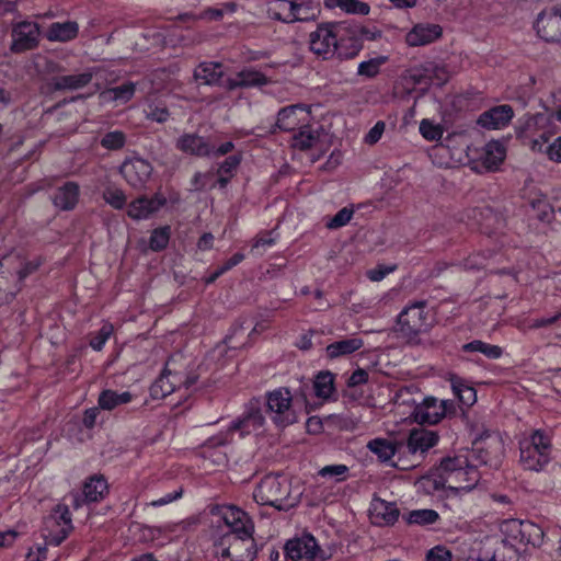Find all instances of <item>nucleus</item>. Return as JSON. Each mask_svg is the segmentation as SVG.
<instances>
[{"label":"nucleus","instance_id":"79ce46f5","mask_svg":"<svg viewBox=\"0 0 561 561\" xmlns=\"http://www.w3.org/2000/svg\"><path fill=\"white\" fill-rule=\"evenodd\" d=\"M386 57H377L369 59L367 61H363L358 65L357 73L358 76L366 78H374L379 73L381 65L386 62Z\"/></svg>","mask_w":561,"mask_h":561},{"label":"nucleus","instance_id":"0eeeda50","mask_svg":"<svg viewBox=\"0 0 561 561\" xmlns=\"http://www.w3.org/2000/svg\"><path fill=\"white\" fill-rule=\"evenodd\" d=\"M266 405L272 422L279 428L287 427L298 420L291 393L287 388L270 392L266 397Z\"/></svg>","mask_w":561,"mask_h":561},{"label":"nucleus","instance_id":"7ed1b4c3","mask_svg":"<svg viewBox=\"0 0 561 561\" xmlns=\"http://www.w3.org/2000/svg\"><path fill=\"white\" fill-rule=\"evenodd\" d=\"M265 417L257 402H250L244 412L233 421L227 432L219 433L207 439L205 447L222 446L232 440V434L239 432L240 436L259 433L263 430Z\"/></svg>","mask_w":561,"mask_h":561},{"label":"nucleus","instance_id":"a19ab883","mask_svg":"<svg viewBox=\"0 0 561 561\" xmlns=\"http://www.w3.org/2000/svg\"><path fill=\"white\" fill-rule=\"evenodd\" d=\"M171 229L169 226L157 228L149 239V247L153 251L163 250L170 240Z\"/></svg>","mask_w":561,"mask_h":561},{"label":"nucleus","instance_id":"cd10ccee","mask_svg":"<svg viewBox=\"0 0 561 561\" xmlns=\"http://www.w3.org/2000/svg\"><path fill=\"white\" fill-rule=\"evenodd\" d=\"M78 198L79 185L75 182H67L55 193L53 203L59 209L70 210L78 203Z\"/></svg>","mask_w":561,"mask_h":561},{"label":"nucleus","instance_id":"e433bc0d","mask_svg":"<svg viewBox=\"0 0 561 561\" xmlns=\"http://www.w3.org/2000/svg\"><path fill=\"white\" fill-rule=\"evenodd\" d=\"M333 381L334 376L330 371L319 373L313 383L316 396L322 399H328L334 390Z\"/></svg>","mask_w":561,"mask_h":561},{"label":"nucleus","instance_id":"f3484780","mask_svg":"<svg viewBox=\"0 0 561 561\" xmlns=\"http://www.w3.org/2000/svg\"><path fill=\"white\" fill-rule=\"evenodd\" d=\"M152 170L153 168L149 161L134 157L125 160L119 171L130 186L142 187L150 179Z\"/></svg>","mask_w":561,"mask_h":561},{"label":"nucleus","instance_id":"f03ea898","mask_svg":"<svg viewBox=\"0 0 561 561\" xmlns=\"http://www.w3.org/2000/svg\"><path fill=\"white\" fill-rule=\"evenodd\" d=\"M253 499L257 504L270 505L279 511H286L298 502L291 496L289 480L280 474H267L256 485Z\"/></svg>","mask_w":561,"mask_h":561},{"label":"nucleus","instance_id":"680f3d73","mask_svg":"<svg viewBox=\"0 0 561 561\" xmlns=\"http://www.w3.org/2000/svg\"><path fill=\"white\" fill-rule=\"evenodd\" d=\"M347 472V467L345 465H331L323 467L319 474L321 477H342Z\"/></svg>","mask_w":561,"mask_h":561},{"label":"nucleus","instance_id":"5701e85b","mask_svg":"<svg viewBox=\"0 0 561 561\" xmlns=\"http://www.w3.org/2000/svg\"><path fill=\"white\" fill-rule=\"evenodd\" d=\"M513 115L511 105H497L482 113L478 118V124L488 129H500L511 122Z\"/></svg>","mask_w":561,"mask_h":561},{"label":"nucleus","instance_id":"49530a36","mask_svg":"<svg viewBox=\"0 0 561 561\" xmlns=\"http://www.w3.org/2000/svg\"><path fill=\"white\" fill-rule=\"evenodd\" d=\"M353 209L344 207L340 209L333 217L329 218L325 222L328 229H339L344 227L353 217Z\"/></svg>","mask_w":561,"mask_h":561},{"label":"nucleus","instance_id":"864d4df0","mask_svg":"<svg viewBox=\"0 0 561 561\" xmlns=\"http://www.w3.org/2000/svg\"><path fill=\"white\" fill-rule=\"evenodd\" d=\"M420 133L427 140H438L440 139L443 131L439 126L432 124L427 119H423L420 124Z\"/></svg>","mask_w":561,"mask_h":561},{"label":"nucleus","instance_id":"2eb2a0df","mask_svg":"<svg viewBox=\"0 0 561 561\" xmlns=\"http://www.w3.org/2000/svg\"><path fill=\"white\" fill-rule=\"evenodd\" d=\"M539 37L550 43H561V4L542 10L535 22Z\"/></svg>","mask_w":561,"mask_h":561},{"label":"nucleus","instance_id":"338daca9","mask_svg":"<svg viewBox=\"0 0 561 561\" xmlns=\"http://www.w3.org/2000/svg\"><path fill=\"white\" fill-rule=\"evenodd\" d=\"M531 206L539 211V218L541 220H548L550 218L551 208L546 199H537L531 202Z\"/></svg>","mask_w":561,"mask_h":561},{"label":"nucleus","instance_id":"bb28decb","mask_svg":"<svg viewBox=\"0 0 561 561\" xmlns=\"http://www.w3.org/2000/svg\"><path fill=\"white\" fill-rule=\"evenodd\" d=\"M364 346V341L357 336L352 335L348 339L340 340L329 344L325 347L327 356L331 359L347 356L360 350Z\"/></svg>","mask_w":561,"mask_h":561},{"label":"nucleus","instance_id":"603ef678","mask_svg":"<svg viewBox=\"0 0 561 561\" xmlns=\"http://www.w3.org/2000/svg\"><path fill=\"white\" fill-rule=\"evenodd\" d=\"M103 197L107 204L116 209L123 208L126 203V196L119 188L108 187L104 191Z\"/></svg>","mask_w":561,"mask_h":561},{"label":"nucleus","instance_id":"e2e57ef3","mask_svg":"<svg viewBox=\"0 0 561 561\" xmlns=\"http://www.w3.org/2000/svg\"><path fill=\"white\" fill-rule=\"evenodd\" d=\"M427 561H450V552L443 547H435L428 551Z\"/></svg>","mask_w":561,"mask_h":561},{"label":"nucleus","instance_id":"6e6d98bb","mask_svg":"<svg viewBox=\"0 0 561 561\" xmlns=\"http://www.w3.org/2000/svg\"><path fill=\"white\" fill-rule=\"evenodd\" d=\"M531 524H524L517 519H508L502 524V530L504 533H512L514 538H517L516 534H522L526 528L531 527Z\"/></svg>","mask_w":561,"mask_h":561},{"label":"nucleus","instance_id":"c03bdc74","mask_svg":"<svg viewBox=\"0 0 561 561\" xmlns=\"http://www.w3.org/2000/svg\"><path fill=\"white\" fill-rule=\"evenodd\" d=\"M125 142L126 136L121 130L106 133L100 141L101 146L107 150H119L124 147Z\"/></svg>","mask_w":561,"mask_h":561},{"label":"nucleus","instance_id":"f8f14e48","mask_svg":"<svg viewBox=\"0 0 561 561\" xmlns=\"http://www.w3.org/2000/svg\"><path fill=\"white\" fill-rule=\"evenodd\" d=\"M286 554L294 561H327L332 554L320 548L311 535L289 540L286 543Z\"/></svg>","mask_w":561,"mask_h":561},{"label":"nucleus","instance_id":"3c124183","mask_svg":"<svg viewBox=\"0 0 561 561\" xmlns=\"http://www.w3.org/2000/svg\"><path fill=\"white\" fill-rule=\"evenodd\" d=\"M146 117L157 123H164L169 119L170 113L162 104L151 103L145 111Z\"/></svg>","mask_w":561,"mask_h":561},{"label":"nucleus","instance_id":"20e7f679","mask_svg":"<svg viewBox=\"0 0 561 561\" xmlns=\"http://www.w3.org/2000/svg\"><path fill=\"white\" fill-rule=\"evenodd\" d=\"M425 301L407 306L398 316V332L408 341H414L431 328L430 313Z\"/></svg>","mask_w":561,"mask_h":561},{"label":"nucleus","instance_id":"f257e3e1","mask_svg":"<svg viewBox=\"0 0 561 561\" xmlns=\"http://www.w3.org/2000/svg\"><path fill=\"white\" fill-rule=\"evenodd\" d=\"M218 514L231 531L215 543L217 561H253L256 547L252 537L254 525L250 516L233 505L222 506Z\"/></svg>","mask_w":561,"mask_h":561},{"label":"nucleus","instance_id":"09e8293b","mask_svg":"<svg viewBox=\"0 0 561 561\" xmlns=\"http://www.w3.org/2000/svg\"><path fill=\"white\" fill-rule=\"evenodd\" d=\"M342 11L347 14L367 15L370 11L368 3L362 0H341Z\"/></svg>","mask_w":561,"mask_h":561},{"label":"nucleus","instance_id":"9d476101","mask_svg":"<svg viewBox=\"0 0 561 561\" xmlns=\"http://www.w3.org/2000/svg\"><path fill=\"white\" fill-rule=\"evenodd\" d=\"M176 357L178 356H172L167 362L163 373L150 387V396L153 399H162L171 394L176 389V387H180L181 385L190 388L195 383V377H186L184 379L183 375L175 369L174 365Z\"/></svg>","mask_w":561,"mask_h":561},{"label":"nucleus","instance_id":"a18cd8bd","mask_svg":"<svg viewBox=\"0 0 561 561\" xmlns=\"http://www.w3.org/2000/svg\"><path fill=\"white\" fill-rule=\"evenodd\" d=\"M114 328L111 323H104L102 328L91 337L90 346L94 351H101L113 334Z\"/></svg>","mask_w":561,"mask_h":561},{"label":"nucleus","instance_id":"7c9ffc66","mask_svg":"<svg viewBox=\"0 0 561 561\" xmlns=\"http://www.w3.org/2000/svg\"><path fill=\"white\" fill-rule=\"evenodd\" d=\"M402 447L403 443L386 438H375L367 444V448L383 462L389 461L397 453H400Z\"/></svg>","mask_w":561,"mask_h":561},{"label":"nucleus","instance_id":"69168bd1","mask_svg":"<svg viewBox=\"0 0 561 561\" xmlns=\"http://www.w3.org/2000/svg\"><path fill=\"white\" fill-rule=\"evenodd\" d=\"M368 381V373L365 369L358 368L350 376L347 385L350 387H356L364 385Z\"/></svg>","mask_w":561,"mask_h":561},{"label":"nucleus","instance_id":"b1692460","mask_svg":"<svg viewBox=\"0 0 561 561\" xmlns=\"http://www.w3.org/2000/svg\"><path fill=\"white\" fill-rule=\"evenodd\" d=\"M370 518L375 525H392L399 518V510L394 503L381 499H374L370 508Z\"/></svg>","mask_w":561,"mask_h":561},{"label":"nucleus","instance_id":"bf43d9fd","mask_svg":"<svg viewBox=\"0 0 561 561\" xmlns=\"http://www.w3.org/2000/svg\"><path fill=\"white\" fill-rule=\"evenodd\" d=\"M542 152H546L551 161L561 162V136L549 146H545Z\"/></svg>","mask_w":561,"mask_h":561},{"label":"nucleus","instance_id":"c756f323","mask_svg":"<svg viewBox=\"0 0 561 561\" xmlns=\"http://www.w3.org/2000/svg\"><path fill=\"white\" fill-rule=\"evenodd\" d=\"M222 65L219 62H202L194 71V78L202 84H219L224 76Z\"/></svg>","mask_w":561,"mask_h":561},{"label":"nucleus","instance_id":"4468645a","mask_svg":"<svg viewBox=\"0 0 561 561\" xmlns=\"http://www.w3.org/2000/svg\"><path fill=\"white\" fill-rule=\"evenodd\" d=\"M455 403L450 400H440L428 397L414 408L413 416L420 424H436L443 417L455 413Z\"/></svg>","mask_w":561,"mask_h":561},{"label":"nucleus","instance_id":"ea45409f","mask_svg":"<svg viewBox=\"0 0 561 561\" xmlns=\"http://www.w3.org/2000/svg\"><path fill=\"white\" fill-rule=\"evenodd\" d=\"M463 352H479L488 358H499L502 355V348L497 345L484 343L476 340L462 346Z\"/></svg>","mask_w":561,"mask_h":561},{"label":"nucleus","instance_id":"774afa93","mask_svg":"<svg viewBox=\"0 0 561 561\" xmlns=\"http://www.w3.org/2000/svg\"><path fill=\"white\" fill-rule=\"evenodd\" d=\"M244 259V255L242 253H236L232 255L228 261H226L222 265H220L217 268V275H222L229 270H231L233 266L238 265L240 262H242Z\"/></svg>","mask_w":561,"mask_h":561},{"label":"nucleus","instance_id":"72a5a7b5","mask_svg":"<svg viewBox=\"0 0 561 561\" xmlns=\"http://www.w3.org/2000/svg\"><path fill=\"white\" fill-rule=\"evenodd\" d=\"M78 24L76 22L53 23L47 31V38L55 42H68L78 34Z\"/></svg>","mask_w":561,"mask_h":561},{"label":"nucleus","instance_id":"052dcab7","mask_svg":"<svg viewBox=\"0 0 561 561\" xmlns=\"http://www.w3.org/2000/svg\"><path fill=\"white\" fill-rule=\"evenodd\" d=\"M486 266V259L482 254H473L467 257L463 262L466 270H480Z\"/></svg>","mask_w":561,"mask_h":561},{"label":"nucleus","instance_id":"c85d7f7f","mask_svg":"<svg viewBox=\"0 0 561 561\" xmlns=\"http://www.w3.org/2000/svg\"><path fill=\"white\" fill-rule=\"evenodd\" d=\"M320 140V133L314 129L308 123L300 126L297 131L294 133L291 138V146L299 150H309L317 147Z\"/></svg>","mask_w":561,"mask_h":561},{"label":"nucleus","instance_id":"6ab92c4d","mask_svg":"<svg viewBox=\"0 0 561 561\" xmlns=\"http://www.w3.org/2000/svg\"><path fill=\"white\" fill-rule=\"evenodd\" d=\"M443 34V28L434 23L415 24L405 35V42L409 46H424L438 39Z\"/></svg>","mask_w":561,"mask_h":561},{"label":"nucleus","instance_id":"4be33fe9","mask_svg":"<svg viewBox=\"0 0 561 561\" xmlns=\"http://www.w3.org/2000/svg\"><path fill=\"white\" fill-rule=\"evenodd\" d=\"M438 442V434L435 431L426 428H413L411 430L408 440L407 449L410 454L415 455L417 453L424 454L430 448L434 447Z\"/></svg>","mask_w":561,"mask_h":561},{"label":"nucleus","instance_id":"393cba45","mask_svg":"<svg viewBox=\"0 0 561 561\" xmlns=\"http://www.w3.org/2000/svg\"><path fill=\"white\" fill-rule=\"evenodd\" d=\"M164 204L165 198L160 195H154L151 198L140 197L129 204L127 214L136 220L147 219L150 215L158 211Z\"/></svg>","mask_w":561,"mask_h":561},{"label":"nucleus","instance_id":"9b49d317","mask_svg":"<svg viewBox=\"0 0 561 561\" xmlns=\"http://www.w3.org/2000/svg\"><path fill=\"white\" fill-rule=\"evenodd\" d=\"M71 515L66 505H57L45 519L44 537L48 545L59 546L71 533Z\"/></svg>","mask_w":561,"mask_h":561},{"label":"nucleus","instance_id":"4d7b16f0","mask_svg":"<svg viewBox=\"0 0 561 561\" xmlns=\"http://www.w3.org/2000/svg\"><path fill=\"white\" fill-rule=\"evenodd\" d=\"M240 162H241L240 156H237V154L230 156L220 164V167L218 169V173L229 174L230 176H233Z\"/></svg>","mask_w":561,"mask_h":561},{"label":"nucleus","instance_id":"de8ad7c7","mask_svg":"<svg viewBox=\"0 0 561 561\" xmlns=\"http://www.w3.org/2000/svg\"><path fill=\"white\" fill-rule=\"evenodd\" d=\"M41 265L39 261H24L20 256L19 260L13 261V271H16L19 280L25 279L30 274L34 273Z\"/></svg>","mask_w":561,"mask_h":561},{"label":"nucleus","instance_id":"ddd939ff","mask_svg":"<svg viewBox=\"0 0 561 561\" xmlns=\"http://www.w3.org/2000/svg\"><path fill=\"white\" fill-rule=\"evenodd\" d=\"M505 447L502 437L497 433L488 434L473 442L471 451L472 460L480 463L497 467L504 455Z\"/></svg>","mask_w":561,"mask_h":561},{"label":"nucleus","instance_id":"aec40b11","mask_svg":"<svg viewBox=\"0 0 561 561\" xmlns=\"http://www.w3.org/2000/svg\"><path fill=\"white\" fill-rule=\"evenodd\" d=\"M479 479V471L468 459L467 465L461 466L455 473L445 477V483H447L450 489L469 491L474 488Z\"/></svg>","mask_w":561,"mask_h":561},{"label":"nucleus","instance_id":"58836bf2","mask_svg":"<svg viewBox=\"0 0 561 561\" xmlns=\"http://www.w3.org/2000/svg\"><path fill=\"white\" fill-rule=\"evenodd\" d=\"M438 519V513L434 510L428 508L411 511L407 516V522L409 524H415L421 526L435 524Z\"/></svg>","mask_w":561,"mask_h":561},{"label":"nucleus","instance_id":"423d86ee","mask_svg":"<svg viewBox=\"0 0 561 561\" xmlns=\"http://www.w3.org/2000/svg\"><path fill=\"white\" fill-rule=\"evenodd\" d=\"M550 449V438L537 430L520 442V462L527 470L539 471L548 463Z\"/></svg>","mask_w":561,"mask_h":561},{"label":"nucleus","instance_id":"473e14b6","mask_svg":"<svg viewBox=\"0 0 561 561\" xmlns=\"http://www.w3.org/2000/svg\"><path fill=\"white\" fill-rule=\"evenodd\" d=\"M134 394L129 391L117 392L111 389L103 390L98 399L100 409L111 411L115 408L131 402Z\"/></svg>","mask_w":561,"mask_h":561},{"label":"nucleus","instance_id":"37998d69","mask_svg":"<svg viewBox=\"0 0 561 561\" xmlns=\"http://www.w3.org/2000/svg\"><path fill=\"white\" fill-rule=\"evenodd\" d=\"M468 459L469 457L466 455H458L453 458L449 457L442 460L439 470L443 479L445 480L446 476L455 473L461 466L467 465Z\"/></svg>","mask_w":561,"mask_h":561},{"label":"nucleus","instance_id":"a211bd4d","mask_svg":"<svg viewBox=\"0 0 561 561\" xmlns=\"http://www.w3.org/2000/svg\"><path fill=\"white\" fill-rule=\"evenodd\" d=\"M310 113L301 105L283 107L277 114L276 126L284 131H296L308 123Z\"/></svg>","mask_w":561,"mask_h":561},{"label":"nucleus","instance_id":"0e129e2a","mask_svg":"<svg viewBox=\"0 0 561 561\" xmlns=\"http://www.w3.org/2000/svg\"><path fill=\"white\" fill-rule=\"evenodd\" d=\"M274 244V239L271 237H257L252 245L251 252L255 255H262L264 249Z\"/></svg>","mask_w":561,"mask_h":561},{"label":"nucleus","instance_id":"1a4fd4ad","mask_svg":"<svg viewBox=\"0 0 561 561\" xmlns=\"http://www.w3.org/2000/svg\"><path fill=\"white\" fill-rule=\"evenodd\" d=\"M339 28L335 23H323L318 25L317 30L309 34V49L323 60L331 59L339 45Z\"/></svg>","mask_w":561,"mask_h":561},{"label":"nucleus","instance_id":"dca6fc26","mask_svg":"<svg viewBox=\"0 0 561 561\" xmlns=\"http://www.w3.org/2000/svg\"><path fill=\"white\" fill-rule=\"evenodd\" d=\"M38 38L39 27L37 23L31 21L19 22L12 28L11 50L23 53L33 49L38 45Z\"/></svg>","mask_w":561,"mask_h":561},{"label":"nucleus","instance_id":"6e6552de","mask_svg":"<svg viewBox=\"0 0 561 561\" xmlns=\"http://www.w3.org/2000/svg\"><path fill=\"white\" fill-rule=\"evenodd\" d=\"M274 18L285 23L316 20L320 13V0H276Z\"/></svg>","mask_w":561,"mask_h":561},{"label":"nucleus","instance_id":"c9c22d12","mask_svg":"<svg viewBox=\"0 0 561 561\" xmlns=\"http://www.w3.org/2000/svg\"><path fill=\"white\" fill-rule=\"evenodd\" d=\"M135 93V84L131 82L107 89L101 93L104 101H118L121 103L128 102Z\"/></svg>","mask_w":561,"mask_h":561},{"label":"nucleus","instance_id":"13d9d810","mask_svg":"<svg viewBox=\"0 0 561 561\" xmlns=\"http://www.w3.org/2000/svg\"><path fill=\"white\" fill-rule=\"evenodd\" d=\"M385 129H386L385 122L378 121L365 136V142L368 145H374V144L378 142V140L381 138Z\"/></svg>","mask_w":561,"mask_h":561},{"label":"nucleus","instance_id":"4c0bfd02","mask_svg":"<svg viewBox=\"0 0 561 561\" xmlns=\"http://www.w3.org/2000/svg\"><path fill=\"white\" fill-rule=\"evenodd\" d=\"M242 88L262 87L268 83V79L262 72L245 68L238 72Z\"/></svg>","mask_w":561,"mask_h":561},{"label":"nucleus","instance_id":"39448f33","mask_svg":"<svg viewBox=\"0 0 561 561\" xmlns=\"http://www.w3.org/2000/svg\"><path fill=\"white\" fill-rule=\"evenodd\" d=\"M557 134L552 117L546 113H538L524 119L519 127V136L528 140L534 151H543L549 138Z\"/></svg>","mask_w":561,"mask_h":561},{"label":"nucleus","instance_id":"5fc2aeb1","mask_svg":"<svg viewBox=\"0 0 561 561\" xmlns=\"http://www.w3.org/2000/svg\"><path fill=\"white\" fill-rule=\"evenodd\" d=\"M360 49V43L357 41H353L347 49H344L342 44H339L335 55H337V57L342 60L353 59L359 54Z\"/></svg>","mask_w":561,"mask_h":561},{"label":"nucleus","instance_id":"f704fd0d","mask_svg":"<svg viewBox=\"0 0 561 561\" xmlns=\"http://www.w3.org/2000/svg\"><path fill=\"white\" fill-rule=\"evenodd\" d=\"M107 491V483L103 477H91L83 485V494L87 501L98 502Z\"/></svg>","mask_w":561,"mask_h":561},{"label":"nucleus","instance_id":"8fccbe9b","mask_svg":"<svg viewBox=\"0 0 561 561\" xmlns=\"http://www.w3.org/2000/svg\"><path fill=\"white\" fill-rule=\"evenodd\" d=\"M454 392L458 397L459 401L465 405H472L477 400L476 390L472 387L457 383L454 385Z\"/></svg>","mask_w":561,"mask_h":561},{"label":"nucleus","instance_id":"412c9836","mask_svg":"<svg viewBox=\"0 0 561 561\" xmlns=\"http://www.w3.org/2000/svg\"><path fill=\"white\" fill-rule=\"evenodd\" d=\"M175 147L184 153L196 157H209L213 151V145L197 134L182 135L176 139Z\"/></svg>","mask_w":561,"mask_h":561},{"label":"nucleus","instance_id":"a878e982","mask_svg":"<svg viewBox=\"0 0 561 561\" xmlns=\"http://www.w3.org/2000/svg\"><path fill=\"white\" fill-rule=\"evenodd\" d=\"M505 156L506 149L501 142L490 141L483 147L479 161L488 171H493L504 161Z\"/></svg>","mask_w":561,"mask_h":561},{"label":"nucleus","instance_id":"2f4dec72","mask_svg":"<svg viewBox=\"0 0 561 561\" xmlns=\"http://www.w3.org/2000/svg\"><path fill=\"white\" fill-rule=\"evenodd\" d=\"M93 78V72L88 70L78 75L56 77L53 81L55 90H78L88 85Z\"/></svg>","mask_w":561,"mask_h":561}]
</instances>
